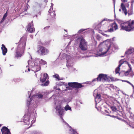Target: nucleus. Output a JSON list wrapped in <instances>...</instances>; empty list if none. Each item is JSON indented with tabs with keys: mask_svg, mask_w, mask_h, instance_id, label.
Segmentation results:
<instances>
[{
	"mask_svg": "<svg viewBox=\"0 0 134 134\" xmlns=\"http://www.w3.org/2000/svg\"><path fill=\"white\" fill-rule=\"evenodd\" d=\"M23 38L22 37L20 40L15 55V58H18L19 57H20L23 55V49L26 45L25 41H23Z\"/></svg>",
	"mask_w": 134,
	"mask_h": 134,
	"instance_id": "f257e3e1",
	"label": "nucleus"
},
{
	"mask_svg": "<svg viewBox=\"0 0 134 134\" xmlns=\"http://www.w3.org/2000/svg\"><path fill=\"white\" fill-rule=\"evenodd\" d=\"M121 29L129 31L134 29V20L131 22L129 21L121 23L120 24Z\"/></svg>",
	"mask_w": 134,
	"mask_h": 134,
	"instance_id": "f03ea898",
	"label": "nucleus"
},
{
	"mask_svg": "<svg viewBox=\"0 0 134 134\" xmlns=\"http://www.w3.org/2000/svg\"><path fill=\"white\" fill-rule=\"evenodd\" d=\"M37 52L40 55H46L48 53L49 50L44 47L39 46L37 47Z\"/></svg>",
	"mask_w": 134,
	"mask_h": 134,
	"instance_id": "7ed1b4c3",
	"label": "nucleus"
},
{
	"mask_svg": "<svg viewBox=\"0 0 134 134\" xmlns=\"http://www.w3.org/2000/svg\"><path fill=\"white\" fill-rule=\"evenodd\" d=\"M80 40L79 45V47L83 51L86 50L87 48V43L82 37L80 38Z\"/></svg>",
	"mask_w": 134,
	"mask_h": 134,
	"instance_id": "20e7f679",
	"label": "nucleus"
},
{
	"mask_svg": "<svg viewBox=\"0 0 134 134\" xmlns=\"http://www.w3.org/2000/svg\"><path fill=\"white\" fill-rule=\"evenodd\" d=\"M68 85L70 87L76 88H81L84 86L81 83L77 82H69Z\"/></svg>",
	"mask_w": 134,
	"mask_h": 134,
	"instance_id": "39448f33",
	"label": "nucleus"
},
{
	"mask_svg": "<svg viewBox=\"0 0 134 134\" xmlns=\"http://www.w3.org/2000/svg\"><path fill=\"white\" fill-rule=\"evenodd\" d=\"M110 46L107 49L105 47H103L99 49L97 51L98 53L97 54L100 56L104 55L110 49Z\"/></svg>",
	"mask_w": 134,
	"mask_h": 134,
	"instance_id": "423d86ee",
	"label": "nucleus"
},
{
	"mask_svg": "<svg viewBox=\"0 0 134 134\" xmlns=\"http://www.w3.org/2000/svg\"><path fill=\"white\" fill-rule=\"evenodd\" d=\"M98 77L99 81L105 82L107 81H108L109 79V77H108L106 75L104 74H100L98 76ZM110 79L111 78H110Z\"/></svg>",
	"mask_w": 134,
	"mask_h": 134,
	"instance_id": "0eeeda50",
	"label": "nucleus"
},
{
	"mask_svg": "<svg viewBox=\"0 0 134 134\" xmlns=\"http://www.w3.org/2000/svg\"><path fill=\"white\" fill-rule=\"evenodd\" d=\"M124 62L125 61L124 59H121L119 61V65L118 67V73H119V75H120L121 76H123V75L125 74V75H128L129 74H126V72H125L123 71H121V72H120L119 71V70L120 69V67L124 63Z\"/></svg>",
	"mask_w": 134,
	"mask_h": 134,
	"instance_id": "6e6552de",
	"label": "nucleus"
},
{
	"mask_svg": "<svg viewBox=\"0 0 134 134\" xmlns=\"http://www.w3.org/2000/svg\"><path fill=\"white\" fill-rule=\"evenodd\" d=\"M33 26V23L32 21L29 23L27 26V30L30 33L32 32L35 31V28L32 27V26Z\"/></svg>",
	"mask_w": 134,
	"mask_h": 134,
	"instance_id": "1a4fd4ad",
	"label": "nucleus"
},
{
	"mask_svg": "<svg viewBox=\"0 0 134 134\" xmlns=\"http://www.w3.org/2000/svg\"><path fill=\"white\" fill-rule=\"evenodd\" d=\"M1 130L2 134H11L9 129L5 126L3 127Z\"/></svg>",
	"mask_w": 134,
	"mask_h": 134,
	"instance_id": "9d476101",
	"label": "nucleus"
},
{
	"mask_svg": "<svg viewBox=\"0 0 134 134\" xmlns=\"http://www.w3.org/2000/svg\"><path fill=\"white\" fill-rule=\"evenodd\" d=\"M122 12H123L125 15H126L127 13L129 15H131L132 14L133 11L132 9H130L127 11L126 9H122Z\"/></svg>",
	"mask_w": 134,
	"mask_h": 134,
	"instance_id": "9b49d317",
	"label": "nucleus"
},
{
	"mask_svg": "<svg viewBox=\"0 0 134 134\" xmlns=\"http://www.w3.org/2000/svg\"><path fill=\"white\" fill-rule=\"evenodd\" d=\"M29 119V116L27 115H24V116L23 121L26 124L29 125L30 124Z\"/></svg>",
	"mask_w": 134,
	"mask_h": 134,
	"instance_id": "f8f14e48",
	"label": "nucleus"
},
{
	"mask_svg": "<svg viewBox=\"0 0 134 134\" xmlns=\"http://www.w3.org/2000/svg\"><path fill=\"white\" fill-rule=\"evenodd\" d=\"M55 109L56 110L58 111L59 115H62L63 114L64 110L62 109L60 107H58V106L56 107Z\"/></svg>",
	"mask_w": 134,
	"mask_h": 134,
	"instance_id": "ddd939ff",
	"label": "nucleus"
},
{
	"mask_svg": "<svg viewBox=\"0 0 134 134\" xmlns=\"http://www.w3.org/2000/svg\"><path fill=\"white\" fill-rule=\"evenodd\" d=\"M1 49L2 51V53L3 55H5L6 53L7 52V49L5 47V46L3 44L2 45Z\"/></svg>",
	"mask_w": 134,
	"mask_h": 134,
	"instance_id": "4468645a",
	"label": "nucleus"
},
{
	"mask_svg": "<svg viewBox=\"0 0 134 134\" xmlns=\"http://www.w3.org/2000/svg\"><path fill=\"white\" fill-rule=\"evenodd\" d=\"M48 77V76L47 74H44L43 75L42 78L41 79V78H40V81L42 82H44L46 81Z\"/></svg>",
	"mask_w": 134,
	"mask_h": 134,
	"instance_id": "2eb2a0df",
	"label": "nucleus"
},
{
	"mask_svg": "<svg viewBox=\"0 0 134 134\" xmlns=\"http://www.w3.org/2000/svg\"><path fill=\"white\" fill-rule=\"evenodd\" d=\"M48 12L50 14V15L52 16V17L55 18L56 15L55 11L53 10V9H49Z\"/></svg>",
	"mask_w": 134,
	"mask_h": 134,
	"instance_id": "dca6fc26",
	"label": "nucleus"
},
{
	"mask_svg": "<svg viewBox=\"0 0 134 134\" xmlns=\"http://www.w3.org/2000/svg\"><path fill=\"white\" fill-rule=\"evenodd\" d=\"M34 69L35 71L37 72L40 70L41 69V67L40 65H37L36 66H35L34 67Z\"/></svg>",
	"mask_w": 134,
	"mask_h": 134,
	"instance_id": "f3484780",
	"label": "nucleus"
},
{
	"mask_svg": "<svg viewBox=\"0 0 134 134\" xmlns=\"http://www.w3.org/2000/svg\"><path fill=\"white\" fill-rule=\"evenodd\" d=\"M133 52H134V48L129 49L127 51L125 52V54H129Z\"/></svg>",
	"mask_w": 134,
	"mask_h": 134,
	"instance_id": "a211bd4d",
	"label": "nucleus"
},
{
	"mask_svg": "<svg viewBox=\"0 0 134 134\" xmlns=\"http://www.w3.org/2000/svg\"><path fill=\"white\" fill-rule=\"evenodd\" d=\"M108 29L107 31L110 32H112L113 31V29H112L111 24H110L108 26Z\"/></svg>",
	"mask_w": 134,
	"mask_h": 134,
	"instance_id": "6ab92c4d",
	"label": "nucleus"
},
{
	"mask_svg": "<svg viewBox=\"0 0 134 134\" xmlns=\"http://www.w3.org/2000/svg\"><path fill=\"white\" fill-rule=\"evenodd\" d=\"M111 27H112V29H114L115 30H116L117 29V25L115 23H113L111 24Z\"/></svg>",
	"mask_w": 134,
	"mask_h": 134,
	"instance_id": "aec40b11",
	"label": "nucleus"
},
{
	"mask_svg": "<svg viewBox=\"0 0 134 134\" xmlns=\"http://www.w3.org/2000/svg\"><path fill=\"white\" fill-rule=\"evenodd\" d=\"M128 65L130 68V69L127 71H126V73L127 74L130 73L131 74V72L132 71L131 68V65L129 64H128Z\"/></svg>",
	"mask_w": 134,
	"mask_h": 134,
	"instance_id": "412c9836",
	"label": "nucleus"
},
{
	"mask_svg": "<svg viewBox=\"0 0 134 134\" xmlns=\"http://www.w3.org/2000/svg\"><path fill=\"white\" fill-rule=\"evenodd\" d=\"M49 83V81L48 80L46 82L42 84L41 85L43 86H48Z\"/></svg>",
	"mask_w": 134,
	"mask_h": 134,
	"instance_id": "4be33fe9",
	"label": "nucleus"
},
{
	"mask_svg": "<svg viewBox=\"0 0 134 134\" xmlns=\"http://www.w3.org/2000/svg\"><path fill=\"white\" fill-rule=\"evenodd\" d=\"M27 9H24V10H23V12L22 13H20V14H21V15H24L26 14V13L27 12Z\"/></svg>",
	"mask_w": 134,
	"mask_h": 134,
	"instance_id": "5701e85b",
	"label": "nucleus"
},
{
	"mask_svg": "<svg viewBox=\"0 0 134 134\" xmlns=\"http://www.w3.org/2000/svg\"><path fill=\"white\" fill-rule=\"evenodd\" d=\"M53 77L57 79L58 80H60V79L59 76L58 74H56L53 75Z\"/></svg>",
	"mask_w": 134,
	"mask_h": 134,
	"instance_id": "b1692460",
	"label": "nucleus"
},
{
	"mask_svg": "<svg viewBox=\"0 0 134 134\" xmlns=\"http://www.w3.org/2000/svg\"><path fill=\"white\" fill-rule=\"evenodd\" d=\"M65 109L66 111L68 110H71V108L70 107H69L68 105H66L65 107Z\"/></svg>",
	"mask_w": 134,
	"mask_h": 134,
	"instance_id": "393cba45",
	"label": "nucleus"
},
{
	"mask_svg": "<svg viewBox=\"0 0 134 134\" xmlns=\"http://www.w3.org/2000/svg\"><path fill=\"white\" fill-rule=\"evenodd\" d=\"M41 63H42L43 65L46 64L47 62L43 60L42 59H41L40 60Z\"/></svg>",
	"mask_w": 134,
	"mask_h": 134,
	"instance_id": "a878e982",
	"label": "nucleus"
},
{
	"mask_svg": "<svg viewBox=\"0 0 134 134\" xmlns=\"http://www.w3.org/2000/svg\"><path fill=\"white\" fill-rule=\"evenodd\" d=\"M85 30V29H81L79 30L78 32V33L79 34H82V32Z\"/></svg>",
	"mask_w": 134,
	"mask_h": 134,
	"instance_id": "bb28decb",
	"label": "nucleus"
},
{
	"mask_svg": "<svg viewBox=\"0 0 134 134\" xmlns=\"http://www.w3.org/2000/svg\"><path fill=\"white\" fill-rule=\"evenodd\" d=\"M101 96L100 94L97 93L96 95V98L98 99H101Z\"/></svg>",
	"mask_w": 134,
	"mask_h": 134,
	"instance_id": "cd10ccee",
	"label": "nucleus"
},
{
	"mask_svg": "<svg viewBox=\"0 0 134 134\" xmlns=\"http://www.w3.org/2000/svg\"><path fill=\"white\" fill-rule=\"evenodd\" d=\"M111 108L113 111H114H114H116L117 110L116 108L115 107H112Z\"/></svg>",
	"mask_w": 134,
	"mask_h": 134,
	"instance_id": "c85d7f7f",
	"label": "nucleus"
},
{
	"mask_svg": "<svg viewBox=\"0 0 134 134\" xmlns=\"http://www.w3.org/2000/svg\"><path fill=\"white\" fill-rule=\"evenodd\" d=\"M38 96L39 98H42L43 97V95L42 94H38Z\"/></svg>",
	"mask_w": 134,
	"mask_h": 134,
	"instance_id": "c756f323",
	"label": "nucleus"
},
{
	"mask_svg": "<svg viewBox=\"0 0 134 134\" xmlns=\"http://www.w3.org/2000/svg\"><path fill=\"white\" fill-rule=\"evenodd\" d=\"M95 81H97V82L99 81V80L98 77H97V78L94 79L92 81L93 82Z\"/></svg>",
	"mask_w": 134,
	"mask_h": 134,
	"instance_id": "7c9ffc66",
	"label": "nucleus"
},
{
	"mask_svg": "<svg viewBox=\"0 0 134 134\" xmlns=\"http://www.w3.org/2000/svg\"><path fill=\"white\" fill-rule=\"evenodd\" d=\"M7 16V12H6V13L4 15L3 17L5 18Z\"/></svg>",
	"mask_w": 134,
	"mask_h": 134,
	"instance_id": "2f4dec72",
	"label": "nucleus"
},
{
	"mask_svg": "<svg viewBox=\"0 0 134 134\" xmlns=\"http://www.w3.org/2000/svg\"><path fill=\"white\" fill-rule=\"evenodd\" d=\"M108 115L110 116L111 117H112L113 118H116L117 119V116H115L114 115Z\"/></svg>",
	"mask_w": 134,
	"mask_h": 134,
	"instance_id": "473e14b6",
	"label": "nucleus"
},
{
	"mask_svg": "<svg viewBox=\"0 0 134 134\" xmlns=\"http://www.w3.org/2000/svg\"><path fill=\"white\" fill-rule=\"evenodd\" d=\"M5 18L3 17V18H2V20H1V22H0V23H2L3 21H4V20L5 19Z\"/></svg>",
	"mask_w": 134,
	"mask_h": 134,
	"instance_id": "72a5a7b5",
	"label": "nucleus"
},
{
	"mask_svg": "<svg viewBox=\"0 0 134 134\" xmlns=\"http://www.w3.org/2000/svg\"><path fill=\"white\" fill-rule=\"evenodd\" d=\"M121 6L122 7V8H125L124 5L122 3L121 4Z\"/></svg>",
	"mask_w": 134,
	"mask_h": 134,
	"instance_id": "f704fd0d",
	"label": "nucleus"
},
{
	"mask_svg": "<svg viewBox=\"0 0 134 134\" xmlns=\"http://www.w3.org/2000/svg\"><path fill=\"white\" fill-rule=\"evenodd\" d=\"M49 27H50L49 26H46V27H45L44 28V29L45 30H46V29H48Z\"/></svg>",
	"mask_w": 134,
	"mask_h": 134,
	"instance_id": "c9c22d12",
	"label": "nucleus"
},
{
	"mask_svg": "<svg viewBox=\"0 0 134 134\" xmlns=\"http://www.w3.org/2000/svg\"><path fill=\"white\" fill-rule=\"evenodd\" d=\"M123 81L126 82L129 84H131V83L128 81L125 80V81Z\"/></svg>",
	"mask_w": 134,
	"mask_h": 134,
	"instance_id": "e433bc0d",
	"label": "nucleus"
},
{
	"mask_svg": "<svg viewBox=\"0 0 134 134\" xmlns=\"http://www.w3.org/2000/svg\"><path fill=\"white\" fill-rule=\"evenodd\" d=\"M115 71L116 74H117V67L116 68Z\"/></svg>",
	"mask_w": 134,
	"mask_h": 134,
	"instance_id": "4c0bfd02",
	"label": "nucleus"
},
{
	"mask_svg": "<svg viewBox=\"0 0 134 134\" xmlns=\"http://www.w3.org/2000/svg\"><path fill=\"white\" fill-rule=\"evenodd\" d=\"M130 84L131 85L133 88L134 87V86L131 83V84Z\"/></svg>",
	"mask_w": 134,
	"mask_h": 134,
	"instance_id": "58836bf2",
	"label": "nucleus"
},
{
	"mask_svg": "<svg viewBox=\"0 0 134 134\" xmlns=\"http://www.w3.org/2000/svg\"><path fill=\"white\" fill-rule=\"evenodd\" d=\"M115 0H113V2H114V5H115Z\"/></svg>",
	"mask_w": 134,
	"mask_h": 134,
	"instance_id": "ea45409f",
	"label": "nucleus"
},
{
	"mask_svg": "<svg viewBox=\"0 0 134 134\" xmlns=\"http://www.w3.org/2000/svg\"><path fill=\"white\" fill-rule=\"evenodd\" d=\"M123 1L124 2H126L127 0H123Z\"/></svg>",
	"mask_w": 134,
	"mask_h": 134,
	"instance_id": "a19ab883",
	"label": "nucleus"
},
{
	"mask_svg": "<svg viewBox=\"0 0 134 134\" xmlns=\"http://www.w3.org/2000/svg\"><path fill=\"white\" fill-rule=\"evenodd\" d=\"M118 22L119 23H120V21L118 19Z\"/></svg>",
	"mask_w": 134,
	"mask_h": 134,
	"instance_id": "79ce46f5",
	"label": "nucleus"
},
{
	"mask_svg": "<svg viewBox=\"0 0 134 134\" xmlns=\"http://www.w3.org/2000/svg\"><path fill=\"white\" fill-rule=\"evenodd\" d=\"M28 71H30V69H29V68H28Z\"/></svg>",
	"mask_w": 134,
	"mask_h": 134,
	"instance_id": "37998d69",
	"label": "nucleus"
},
{
	"mask_svg": "<svg viewBox=\"0 0 134 134\" xmlns=\"http://www.w3.org/2000/svg\"><path fill=\"white\" fill-rule=\"evenodd\" d=\"M121 9H122H122H119V10L120 11H121Z\"/></svg>",
	"mask_w": 134,
	"mask_h": 134,
	"instance_id": "c03bdc74",
	"label": "nucleus"
},
{
	"mask_svg": "<svg viewBox=\"0 0 134 134\" xmlns=\"http://www.w3.org/2000/svg\"><path fill=\"white\" fill-rule=\"evenodd\" d=\"M2 124H0V127L1 126H2Z\"/></svg>",
	"mask_w": 134,
	"mask_h": 134,
	"instance_id": "a18cd8bd",
	"label": "nucleus"
},
{
	"mask_svg": "<svg viewBox=\"0 0 134 134\" xmlns=\"http://www.w3.org/2000/svg\"><path fill=\"white\" fill-rule=\"evenodd\" d=\"M114 48H115V49H116V48H115V47H114Z\"/></svg>",
	"mask_w": 134,
	"mask_h": 134,
	"instance_id": "49530a36",
	"label": "nucleus"
},
{
	"mask_svg": "<svg viewBox=\"0 0 134 134\" xmlns=\"http://www.w3.org/2000/svg\"><path fill=\"white\" fill-rule=\"evenodd\" d=\"M105 20V19H104V20H102V21H104Z\"/></svg>",
	"mask_w": 134,
	"mask_h": 134,
	"instance_id": "de8ad7c7",
	"label": "nucleus"
},
{
	"mask_svg": "<svg viewBox=\"0 0 134 134\" xmlns=\"http://www.w3.org/2000/svg\"><path fill=\"white\" fill-rule=\"evenodd\" d=\"M75 134H78L77 133H76Z\"/></svg>",
	"mask_w": 134,
	"mask_h": 134,
	"instance_id": "09e8293b",
	"label": "nucleus"
},
{
	"mask_svg": "<svg viewBox=\"0 0 134 134\" xmlns=\"http://www.w3.org/2000/svg\"><path fill=\"white\" fill-rule=\"evenodd\" d=\"M118 119H120L119 118H118Z\"/></svg>",
	"mask_w": 134,
	"mask_h": 134,
	"instance_id": "8fccbe9b",
	"label": "nucleus"
},
{
	"mask_svg": "<svg viewBox=\"0 0 134 134\" xmlns=\"http://www.w3.org/2000/svg\"><path fill=\"white\" fill-rule=\"evenodd\" d=\"M133 75H134V74H133V75H132V76H133Z\"/></svg>",
	"mask_w": 134,
	"mask_h": 134,
	"instance_id": "3c124183",
	"label": "nucleus"
},
{
	"mask_svg": "<svg viewBox=\"0 0 134 134\" xmlns=\"http://www.w3.org/2000/svg\"><path fill=\"white\" fill-rule=\"evenodd\" d=\"M114 38H113V40H114Z\"/></svg>",
	"mask_w": 134,
	"mask_h": 134,
	"instance_id": "603ef678",
	"label": "nucleus"
},
{
	"mask_svg": "<svg viewBox=\"0 0 134 134\" xmlns=\"http://www.w3.org/2000/svg\"><path fill=\"white\" fill-rule=\"evenodd\" d=\"M29 61H28V63H29Z\"/></svg>",
	"mask_w": 134,
	"mask_h": 134,
	"instance_id": "864d4df0",
	"label": "nucleus"
},
{
	"mask_svg": "<svg viewBox=\"0 0 134 134\" xmlns=\"http://www.w3.org/2000/svg\"><path fill=\"white\" fill-rule=\"evenodd\" d=\"M51 12H52V11H51Z\"/></svg>",
	"mask_w": 134,
	"mask_h": 134,
	"instance_id": "5fc2aeb1",
	"label": "nucleus"
}]
</instances>
